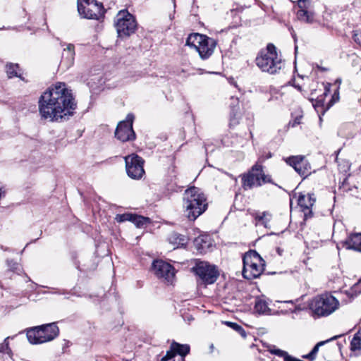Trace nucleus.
Returning a JSON list of instances; mask_svg holds the SVG:
<instances>
[{"label":"nucleus","mask_w":361,"mask_h":361,"mask_svg":"<svg viewBox=\"0 0 361 361\" xmlns=\"http://www.w3.org/2000/svg\"><path fill=\"white\" fill-rule=\"evenodd\" d=\"M19 66L18 63H8L6 66V71L9 78L17 77L21 78V75L18 73Z\"/></svg>","instance_id":"b1692460"},{"label":"nucleus","mask_w":361,"mask_h":361,"mask_svg":"<svg viewBox=\"0 0 361 361\" xmlns=\"http://www.w3.org/2000/svg\"><path fill=\"white\" fill-rule=\"evenodd\" d=\"M116 220L118 222L127 221L126 213L116 215Z\"/></svg>","instance_id":"58836bf2"},{"label":"nucleus","mask_w":361,"mask_h":361,"mask_svg":"<svg viewBox=\"0 0 361 361\" xmlns=\"http://www.w3.org/2000/svg\"><path fill=\"white\" fill-rule=\"evenodd\" d=\"M353 40L360 46H361V31L355 30L353 32Z\"/></svg>","instance_id":"72a5a7b5"},{"label":"nucleus","mask_w":361,"mask_h":361,"mask_svg":"<svg viewBox=\"0 0 361 361\" xmlns=\"http://www.w3.org/2000/svg\"><path fill=\"white\" fill-rule=\"evenodd\" d=\"M7 265L9 268V269L12 271H20V266L18 263L16 262H14L13 260H7Z\"/></svg>","instance_id":"7c9ffc66"},{"label":"nucleus","mask_w":361,"mask_h":361,"mask_svg":"<svg viewBox=\"0 0 361 361\" xmlns=\"http://www.w3.org/2000/svg\"><path fill=\"white\" fill-rule=\"evenodd\" d=\"M171 239H173L174 243L178 244V245H185L188 243V238L186 236L177 233L172 235Z\"/></svg>","instance_id":"a878e982"},{"label":"nucleus","mask_w":361,"mask_h":361,"mask_svg":"<svg viewBox=\"0 0 361 361\" xmlns=\"http://www.w3.org/2000/svg\"><path fill=\"white\" fill-rule=\"evenodd\" d=\"M328 92H329V87H326L324 94H326Z\"/></svg>","instance_id":"49530a36"},{"label":"nucleus","mask_w":361,"mask_h":361,"mask_svg":"<svg viewBox=\"0 0 361 361\" xmlns=\"http://www.w3.org/2000/svg\"><path fill=\"white\" fill-rule=\"evenodd\" d=\"M352 290L355 293H361V278L352 287Z\"/></svg>","instance_id":"c9c22d12"},{"label":"nucleus","mask_w":361,"mask_h":361,"mask_svg":"<svg viewBox=\"0 0 361 361\" xmlns=\"http://www.w3.org/2000/svg\"><path fill=\"white\" fill-rule=\"evenodd\" d=\"M339 87H337L336 90L334 92L331 101L329 102L330 105H333L335 102L338 101L339 99Z\"/></svg>","instance_id":"f704fd0d"},{"label":"nucleus","mask_w":361,"mask_h":361,"mask_svg":"<svg viewBox=\"0 0 361 361\" xmlns=\"http://www.w3.org/2000/svg\"><path fill=\"white\" fill-rule=\"evenodd\" d=\"M324 99H317L314 103H313V106L315 110L319 113L321 109H323L324 106Z\"/></svg>","instance_id":"473e14b6"},{"label":"nucleus","mask_w":361,"mask_h":361,"mask_svg":"<svg viewBox=\"0 0 361 361\" xmlns=\"http://www.w3.org/2000/svg\"><path fill=\"white\" fill-rule=\"evenodd\" d=\"M310 3V0H298V6L299 10L297 11V18L302 22L307 23H312L314 20V13L307 11V4Z\"/></svg>","instance_id":"f3484780"},{"label":"nucleus","mask_w":361,"mask_h":361,"mask_svg":"<svg viewBox=\"0 0 361 361\" xmlns=\"http://www.w3.org/2000/svg\"><path fill=\"white\" fill-rule=\"evenodd\" d=\"M350 350L352 351L361 350V333L357 331L354 335L350 342Z\"/></svg>","instance_id":"393cba45"},{"label":"nucleus","mask_w":361,"mask_h":361,"mask_svg":"<svg viewBox=\"0 0 361 361\" xmlns=\"http://www.w3.org/2000/svg\"><path fill=\"white\" fill-rule=\"evenodd\" d=\"M127 221H130L132 223H135V221L137 217V214L126 213Z\"/></svg>","instance_id":"a19ab883"},{"label":"nucleus","mask_w":361,"mask_h":361,"mask_svg":"<svg viewBox=\"0 0 361 361\" xmlns=\"http://www.w3.org/2000/svg\"><path fill=\"white\" fill-rule=\"evenodd\" d=\"M225 324L227 326L231 327L233 329H234L236 331H238L243 337H244V338L246 337V332H245V331L239 324H238L236 323H234V322H226Z\"/></svg>","instance_id":"c85d7f7f"},{"label":"nucleus","mask_w":361,"mask_h":361,"mask_svg":"<svg viewBox=\"0 0 361 361\" xmlns=\"http://www.w3.org/2000/svg\"><path fill=\"white\" fill-rule=\"evenodd\" d=\"M285 302L293 303L292 300H290V301H286Z\"/></svg>","instance_id":"3c124183"},{"label":"nucleus","mask_w":361,"mask_h":361,"mask_svg":"<svg viewBox=\"0 0 361 361\" xmlns=\"http://www.w3.org/2000/svg\"><path fill=\"white\" fill-rule=\"evenodd\" d=\"M260 178H261L262 185L263 184H266V183H271V184L276 185L273 182L271 176L264 173V172L263 171V166L262 165V172L260 173Z\"/></svg>","instance_id":"c756f323"},{"label":"nucleus","mask_w":361,"mask_h":361,"mask_svg":"<svg viewBox=\"0 0 361 361\" xmlns=\"http://www.w3.org/2000/svg\"><path fill=\"white\" fill-rule=\"evenodd\" d=\"M59 333L57 325L51 323L30 329L27 331V338L32 344H41L54 340Z\"/></svg>","instance_id":"423d86ee"},{"label":"nucleus","mask_w":361,"mask_h":361,"mask_svg":"<svg viewBox=\"0 0 361 361\" xmlns=\"http://www.w3.org/2000/svg\"><path fill=\"white\" fill-rule=\"evenodd\" d=\"M301 118H302V116H296L293 121L289 122V124L292 127H295V126L300 123Z\"/></svg>","instance_id":"4c0bfd02"},{"label":"nucleus","mask_w":361,"mask_h":361,"mask_svg":"<svg viewBox=\"0 0 361 361\" xmlns=\"http://www.w3.org/2000/svg\"><path fill=\"white\" fill-rule=\"evenodd\" d=\"M193 319H193L191 316L188 317V322H191V321H192Z\"/></svg>","instance_id":"de8ad7c7"},{"label":"nucleus","mask_w":361,"mask_h":361,"mask_svg":"<svg viewBox=\"0 0 361 361\" xmlns=\"http://www.w3.org/2000/svg\"><path fill=\"white\" fill-rule=\"evenodd\" d=\"M238 123V118L236 116L235 114L231 115L230 118V126H235Z\"/></svg>","instance_id":"e433bc0d"},{"label":"nucleus","mask_w":361,"mask_h":361,"mask_svg":"<svg viewBox=\"0 0 361 361\" xmlns=\"http://www.w3.org/2000/svg\"><path fill=\"white\" fill-rule=\"evenodd\" d=\"M259 68L270 74L276 73L281 68V59L279 57L276 48L273 44H269L266 49L262 50L255 59Z\"/></svg>","instance_id":"7ed1b4c3"},{"label":"nucleus","mask_w":361,"mask_h":361,"mask_svg":"<svg viewBox=\"0 0 361 361\" xmlns=\"http://www.w3.org/2000/svg\"><path fill=\"white\" fill-rule=\"evenodd\" d=\"M255 310L259 314H268L271 311L267 302L261 299L255 302Z\"/></svg>","instance_id":"5701e85b"},{"label":"nucleus","mask_w":361,"mask_h":361,"mask_svg":"<svg viewBox=\"0 0 361 361\" xmlns=\"http://www.w3.org/2000/svg\"><path fill=\"white\" fill-rule=\"evenodd\" d=\"M276 250L279 255H282L283 250L280 247H277Z\"/></svg>","instance_id":"37998d69"},{"label":"nucleus","mask_w":361,"mask_h":361,"mask_svg":"<svg viewBox=\"0 0 361 361\" xmlns=\"http://www.w3.org/2000/svg\"><path fill=\"white\" fill-rule=\"evenodd\" d=\"M176 356L175 351L171 349V345L170 346V350H168L166 355L161 357V361H169L172 360Z\"/></svg>","instance_id":"2f4dec72"},{"label":"nucleus","mask_w":361,"mask_h":361,"mask_svg":"<svg viewBox=\"0 0 361 361\" xmlns=\"http://www.w3.org/2000/svg\"><path fill=\"white\" fill-rule=\"evenodd\" d=\"M203 241H204V240L202 238H198L197 239H196V242L197 243H199L200 242L202 243Z\"/></svg>","instance_id":"c03bdc74"},{"label":"nucleus","mask_w":361,"mask_h":361,"mask_svg":"<svg viewBox=\"0 0 361 361\" xmlns=\"http://www.w3.org/2000/svg\"><path fill=\"white\" fill-rule=\"evenodd\" d=\"M127 221H130L132 223H135V221L137 217V214L126 213Z\"/></svg>","instance_id":"ea45409f"},{"label":"nucleus","mask_w":361,"mask_h":361,"mask_svg":"<svg viewBox=\"0 0 361 361\" xmlns=\"http://www.w3.org/2000/svg\"><path fill=\"white\" fill-rule=\"evenodd\" d=\"M339 301L329 293L314 297L309 303L310 310L318 317H327L338 309Z\"/></svg>","instance_id":"20e7f679"},{"label":"nucleus","mask_w":361,"mask_h":361,"mask_svg":"<svg viewBox=\"0 0 361 361\" xmlns=\"http://www.w3.org/2000/svg\"><path fill=\"white\" fill-rule=\"evenodd\" d=\"M359 333H361V329L358 331Z\"/></svg>","instance_id":"603ef678"},{"label":"nucleus","mask_w":361,"mask_h":361,"mask_svg":"<svg viewBox=\"0 0 361 361\" xmlns=\"http://www.w3.org/2000/svg\"><path fill=\"white\" fill-rule=\"evenodd\" d=\"M152 269L158 278H162L168 282H171L175 276L174 267L163 260H154Z\"/></svg>","instance_id":"2eb2a0df"},{"label":"nucleus","mask_w":361,"mask_h":361,"mask_svg":"<svg viewBox=\"0 0 361 361\" xmlns=\"http://www.w3.org/2000/svg\"><path fill=\"white\" fill-rule=\"evenodd\" d=\"M298 205L302 208L304 213L305 219H307L312 216V207L315 202L314 194H308L307 195H300L298 197Z\"/></svg>","instance_id":"a211bd4d"},{"label":"nucleus","mask_w":361,"mask_h":361,"mask_svg":"<svg viewBox=\"0 0 361 361\" xmlns=\"http://www.w3.org/2000/svg\"><path fill=\"white\" fill-rule=\"evenodd\" d=\"M336 83H338V86L341 85V78H338L336 80Z\"/></svg>","instance_id":"a18cd8bd"},{"label":"nucleus","mask_w":361,"mask_h":361,"mask_svg":"<svg viewBox=\"0 0 361 361\" xmlns=\"http://www.w3.org/2000/svg\"><path fill=\"white\" fill-rule=\"evenodd\" d=\"M186 45L195 47L201 59H207L213 54L216 42L206 35L192 33L187 38Z\"/></svg>","instance_id":"0eeeda50"},{"label":"nucleus","mask_w":361,"mask_h":361,"mask_svg":"<svg viewBox=\"0 0 361 361\" xmlns=\"http://www.w3.org/2000/svg\"><path fill=\"white\" fill-rule=\"evenodd\" d=\"M192 271L201 282L206 285L214 283L219 276L216 266L200 259L195 260V264L192 268Z\"/></svg>","instance_id":"1a4fd4ad"},{"label":"nucleus","mask_w":361,"mask_h":361,"mask_svg":"<svg viewBox=\"0 0 361 361\" xmlns=\"http://www.w3.org/2000/svg\"><path fill=\"white\" fill-rule=\"evenodd\" d=\"M134 116L128 114L125 121L118 123L115 131V137L121 142L134 140L135 133L133 128Z\"/></svg>","instance_id":"f8f14e48"},{"label":"nucleus","mask_w":361,"mask_h":361,"mask_svg":"<svg viewBox=\"0 0 361 361\" xmlns=\"http://www.w3.org/2000/svg\"><path fill=\"white\" fill-rule=\"evenodd\" d=\"M341 336H334L333 338H331L329 340H326L325 341H320V342L317 343L314 346L312 350L308 354L303 355L302 357L305 358V359L310 360H314L315 357H316V355L318 353V350H319V348L320 346L324 345L326 343L329 342V341L335 340L337 338L341 337Z\"/></svg>","instance_id":"4be33fe9"},{"label":"nucleus","mask_w":361,"mask_h":361,"mask_svg":"<svg viewBox=\"0 0 361 361\" xmlns=\"http://www.w3.org/2000/svg\"><path fill=\"white\" fill-rule=\"evenodd\" d=\"M291 30H292V32H291V35H292V36H293V39H295V40H296L295 33L294 30H293V28H291Z\"/></svg>","instance_id":"79ce46f5"},{"label":"nucleus","mask_w":361,"mask_h":361,"mask_svg":"<svg viewBox=\"0 0 361 361\" xmlns=\"http://www.w3.org/2000/svg\"><path fill=\"white\" fill-rule=\"evenodd\" d=\"M286 163L292 166L294 170L304 178L311 173V165L303 155L290 156L284 159Z\"/></svg>","instance_id":"4468645a"},{"label":"nucleus","mask_w":361,"mask_h":361,"mask_svg":"<svg viewBox=\"0 0 361 361\" xmlns=\"http://www.w3.org/2000/svg\"><path fill=\"white\" fill-rule=\"evenodd\" d=\"M257 224H262L265 228H269V221L271 219V214L267 212H256L253 214Z\"/></svg>","instance_id":"412c9836"},{"label":"nucleus","mask_w":361,"mask_h":361,"mask_svg":"<svg viewBox=\"0 0 361 361\" xmlns=\"http://www.w3.org/2000/svg\"><path fill=\"white\" fill-rule=\"evenodd\" d=\"M74 59L75 46L73 44H68L62 51L61 59L59 66V68L63 71L68 70L73 65Z\"/></svg>","instance_id":"dca6fc26"},{"label":"nucleus","mask_w":361,"mask_h":361,"mask_svg":"<svg viewBox=\"0 0 361 361\" xmlns=\"http://www.w3.org/2000/svg\"><path fill=\"white\" fill-rule=\"evenodd\" d=\"M344 243L348 249L361 252V233L350 234Z\"/></svg>","instance_id":"6ab92c4d"},{"label":"nucleus","mask_w":361,"mask_h":361,"mask_svg":"<svg viewBox=\"0 0 361 361\" xmlns=\"http://www.w3.org/2000/svg\"><path fill=\"white\" fill-rule=\"evenodd\" d=\"M243 276L247 280L258 278L264 270V261L255 250H250L243 257Z\"/></svg>","instance_id":"39448f33"},{"label":"nucleus","mask_w":361,"mask_h":361,"mask_svg":"<svg viewBox=\"0 0 361 361\" xmlns=\"http://www.w3.org/2000/svg\"><path fill=\"white\" fill-rule=\"evenodd\" d=\"M295 53H296V52H297V51H298V47H297V46H295Z\"/></svg>","instance_id":"8fccbe9b"},{"label":"nucleus","mask_w":361,"mask_h":361,"mask_svg":"<svg viewBox=\"0 0 361 361\" xmlns=\"http://www.w3.org/2000/svg\"><path fill=\"white\" fill-rule=\"evenodd\" d=\"M261 172L262 165L256 163L251 167L247 173L242 175V187L245 190L252 189L254 187L262 186L260 178Z\"/></svg>","instance_id":"ddd939ff"},{"label":"nucleus","mask_w":361,"mask_h":361,"mask_svg":"<svg viewBox=\"0 0 361 361\" xmlns=\"http://www.w3.org/2000/svg\"><path fill=\"white\" fill-rule=\"evenodd\" d=\"M126 169L128 176L132 179H140L144 173V160L135 154L125 157Z\"/></svg>","instance_id":"9b49d317"},{"label":"nucleus","mask_w":361,"mask_h":361,"mask_svg":"<svg viewBox=\"0 0 361 361\" xmlns=\"http://www.w3.org/2000/svg\"><path fill=\"white\" fill-rule=\"evenodd\" d=\"M295 87L298 90H300V91L301 90V87H300V86H299V85H297V86H296V85H295Z\"/></svg>","instance_id":"09e8293b"},{"label":"nucleus","mask_w":361,"mask_h":361,"mask_svg":"<svg viewBox=\"0 0 361 361\" xmlns=\"http://www.w3.org/2000/svg\"><path fill=\"white\" fill-rule=\"evenodd\" d=\"M114 25L119 37L130 36L137 27L135 18L127 10H121L117 13Z\"/></svg>","instance_id":"6e6552de"},{"label":"nucleus","mask_w":361,"mask_h":361,"mask_svg":"<svg viewBox=\"0 0 361 361\" xmlns=\"http://www.w3.org/2000/svg\"><path fill=\"white\" fill-rule=\"evenodd\" d=\"M76 108L72 90L64 82H58L51 85L39 99L41 116L53 122L69 119Z\"/></svg>","instance_id":"f257e3e1"},{"label":"nucleus","mask_w":361,"mask_h":361,"mask_svg":"<svg viewBox=\"0 0 361 361\" xmlns=\"http://www.w3.org/2000/svg\"><path fill=\"white\" fill-rule=\"evenodd\" d=\"M272 361H276V360L274 359V360H272Z\"/></svg>","instance_id":"864d4df0"},{"label":"nucleus","mask_w":361,"mask_h":361,"mask_svg":"<svg viewBox=\"0 0 361 361\" xmlns=\"http://www.w3.org/2000/svg\"><path fill=\"white\" fill-rule=\"evenodd\" d=\"M78 11L81 17L94 20L103 18L105 13L103 5L95 0H78Z\"/></svg>","instance_id":"9d476101"},{"label":"nucleus","mask_w":361,"mask_h":361,"mask_svg":"<svg viewBox=\"0 0 361 361\" xmlns=\"http://www.w3.org/2000/svg\"><path fill=\"white\" fill-rule=\"evenodd\" d=\"M183 207L185 216L195 221L207 210V197L200 188H190L183 194Z\"/></svg>","instance_id":"f03ea898"},{"label":"nucleus","mask_w":361,"mask_h":361,"mask_svg":"<svg viewBox=\"0 0 361 361\" xmlns=\"http://www.w3.org/2000/svg\"><path fill=\"white\" fill-rule=\"evenodd\" d=\"M10 338H13L12 337L8 336L6 337L4 342L0 344V353H6L8 355H11L12 353L11 349L9 347L8 340Z\"/></svg>","instance_id":"bb28decb"},{"label":"nucleus","mask_w":361,"mask_h":361,"mask_svg":"<svg viewBox=\"0 0 361 361\" xmlns=\"http://www.w3.org/2000/svg\"><path fill=\"white\" fill-rule=\"evenodd\" d=\"M171 349L175 351L176 355H180L181 361H185V357L189 354L190 348L188 344H180L176 341L171 343Z\"/></svg>","instance_id":"aec40b11"},{"label":"nucleus","mask_w":361,"mask_h":361,"mask_svg":"<svg viewBox=\"0 0 361 361\" xmlns=\"http://www.w3.org/2000/svg\"><path fill=\"white\" fill-rule=\"evenodd\" d=\"M149 223V219L148 217H144L142 216L137 215L134 224L137 228H143Z\"/></svg>","instance_id":"cd10ccee"}]
</instances>
